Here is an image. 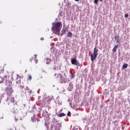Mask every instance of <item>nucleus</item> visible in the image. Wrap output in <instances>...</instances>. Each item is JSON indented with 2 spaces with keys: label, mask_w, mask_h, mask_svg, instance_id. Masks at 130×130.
Instances as JSON below:
<instances>
[{
  "label": "nucleus",
  "mask_w": 130,
  "mask_h": 130,
  "mask_svg": "<svg viewBox=\"0 0 130 130\" xmlns=\"http://www.w3.org/2000/svg\"><path fill=\"white\" fill-rule=\"evenodd\" d=\"M127 67H128V65L126 63H125L122 66L123 69H127Z\"/></svg>",
  "instance_id": "13"
},
{
  "label": "nucleus",
  "mask_w": 130,
  "mask_h": 130,
  "mask_svg": "<svg viewBox=\"0 0 130 130\" xmlns=\"http://www.w3.org/2000/svg\"><path fill=\"white\" fill-rule=\"evenodd\" d=\"M4 67H0V74H2V73H4Z\"/></svg>",
  "instance_id": "14"
},
{
  "label": "nucleus",
  "mask_w": 130,
  "mask_h": 130,
  "mask_svg": "<svg viewBox=\"0 0 130 130\" xmlns=\"http://www.w3.org/2000/svg\"><path fill=\"white\" fill-rule=\"evenodd\" d=\"M41 40H42V41H43V40H44V38H41Z\"/></svg>",
  "instance_id": "27"
},
{
  "label": "nucleus",
  "mask_w": 130,
  "mask_h": 130,
  "mask_svg": "<svg viewBox=\"0 0 130 130\" xmlns=\"http://www.w3.org/2000/svg\"><path fill=\"white\" fill-rule=\"evenodd\" d=\"M58 76H59V77H60V79L61 81H64V79H63V77L60 74H58Z\"/></svg>",
  "instance_id": "12"
},
{
  "label": "nucleus",
  "mask_w": 130,
  "mask_h": 130,
  "mask_svg": "<svg viewBox=\"0 0 130 130\" xmlns=\"http://www.w3.org/2000/svg\"><path fill=\"white\" fill-rule=\"evenodd\" d=\"M23 78H24V76H20L19 75H16V84H19L21 83V79H23Z\"/></svg>",
  "instance_id": "5"
},
{
  "label": "nucleus",
  "mask_w": 130,
  "mask_h": 130,
  "mask_svg": "<svg viewBox=\"0 0 130 130\" xmlns=\"http://www.w3.org/2000/svg\"><path fill=\"white\" fill-rule=\"evenodd\" d=\"M13 92H14V90H13L12 87H8L6 88V93L9 96H12V93H13Z\"/></svg>",
  "instance_id": "4"
},
{
  "label": "nucleus",
  "mask_w": 130,
  "mask_h": 130,
  "mask_svg": "<svg viewBox=\"0 0 130 130\" xmlns=\"http://www.w3.org/2000/svg\"><path fill=\"white\" fill-rule=\"evenodd\" d=\"M116 40H117L116 43H119V41H118V38H117V39Z\"/></svg>",
  "instance_id": "26"
},
{
  "label": "nucleus",
  "mask_w": 130,
  "mask_h": 130,
  "mask_svg": "<svg viewBox=\"0 0 130 130\" xmlns=\"http://www.w3.org/2000/svg\"><path fill=\"white\" fill-rule=\"evenodd\" d=\"M62 26V23H61V22H58L54 24L52 27V30L54 32V34L59 35V32H60V29H61Z\"/></svg>",
  "instance_id": "1"
},
{
  "label": "nucleus",
  "mask_w": 130,
  "mask_h": 130,
  "mask_svg": "<svg viewBox=\"0 0 130 130\" xmlns=\"http://www.w3.org/2000/svg\"><path fill=\"white\" fill-rule=\"evenodd\" d=\"M117 48H118V45H116L112 50L113 52H116L117 50Z\"/></svg>",
  "instance_id": "8"
},
{
  "label": "nucleus",
  "mask_w": 130,
  "mask_h": 130,
  "mask_svg": "<svg viewBox=\"0 0 130 130\" xmlns=\"http://www.w3.org/2000/svg\"><path fill=\"white\" fill-rule=\"evenodd\" d=\"M31 120L33 122H36L37 124H39V122L40 121V120L39 119H37L35 115L33 116L32 117H31Z\"/></svg>",
  "instance_id": "7"
},
{
  "label": "nucleus",
  "mask_w": 130,
  "mask_h": 130,
  "mask_svg": "<svg viewBox=\"0 0 130 130\" xmlns=\"http://www.w3.org/2000/svg\"><path fill=\"white\" fill-rule=\"evenodd\" d=\"M72 64H74V66H80V63L79 62V60H77V59H73L71 60Z\"/></svg>",
  "instance_id": "6"
},
{
  "label": "nucleus",
  "mask_w": 130,
  "mask_h": 130,
  "mask_svg": "<svg viewBox=\"0 0 130 130\" xmlns=\"http://www.w3.org/2000/svg\"><path fill=\"white\" fill-rule=\"evenodd\" d=\"M15 121H17L18 119L17 118H16V117H15Z\"/></svg>",
  "instance_id": "29"
},
{
  "label": "nucleus",
  "mask_w": 130,
  "mask_h": 130,
  "mask_svg": "<svg viewBox=\"0 0 130 130\" xmlns=\"http://www.w3.org/2000/svg\"><path fill=\"white\" fill-rule=\"evenodd\" d=\"M104 0H100V2H103Z\"/></svg>",
  "instance_id": "31"
},
{
  "label": "nucleus",
  "mask_w": 130,
  "mask_h": 130,
  "mask_svg": "<svg viewBox=\"0 0 130 130\" xmlns=\"http://www.w3.org/2000/svg\"><path fill=\"white\" fill-rule=\"evenodd\" d=\"M68 37H72V36H73V34H72V32H68V35H67Z\"/></svg>",
  "instance_id": "15"
},
{
  "label": "nucleus",
  "mask_w": 130,
  "mask_h": 130,
  "mask_svg": "<svg viewBox=\"0 0 130 130\" xmlns=\"http://www.w3.org/2000/svg\"><path fill=\"white\" fill-rule=\"evenodd\" d=\"M54 76H55V77H56V74H55Z\"/></svg>",
  "instance_id": "32"
},
{
  "label": "nucleus",
  "mask_w": 130,
  "mask_h": 130,
  "mask_svg": "<svg viewBox=\"0 0 130 130\" xmlns=\"http://www.w3.org/2000/svg\"><path fill=\"white\" fill-rule=\"evenodd\" d=\"M33 59H34V58L31 57V58H30L29 60L30 61V62H32V60H33Z\"/></svg>",
  "instance_id": "21"
},
{
  "label": "nucleus",
  "mask_w": 130,
  "mask_h": 130,
  "mask_svg": "<svg viewBox=\"0 0 130 130\" xmlns=\"http://www.w3.org/2000/svg\"><path fill=\"white\" fill-rule=\"evenodd\" d=\"M67 115L68 116H71V112H68Z\"/></svg>",
  "instance_id": "20"
},
{
  "label": "nucleus",
  "mask_w": 130,
  "mask_h": 130,
  "mask_svg": "<svg viewBox=\"0 0 130 130\" xmlns=\"http://www.w3.org/2000/svg\"><path fill=\"white\" fill-rule=\"evenodd\" d=\"M117 38H118V37H117V36H115V40H117Z\"/></svg>",
  "instance_id": "25"
},
{
  "label": "nucleus",
  "mask_w": 130,
  "mask_h": 130,
  "mask_svg": "<svg viewBox=\"0 0 130 130\" xmlns=\"http://www.w3.org/2000/svg\"><path fill=\"white\" fill-rule=\"evenodd\" d=\"M74 78H75V74H72L71 75V79H74Z\"/></svg>",
  "instance_id": "18"
},
{
  "label": "nucleus",
  "mask_w": 130,
  "mask_h": 130,
  "mask_svg": "<svg viewBox=\"0 0 130 130\" xmlns=\"http://www.w3.org/2000/svg\"><path fill=\"white\" fill-rule=\"evenodd\" d=\"M46 62L47 64H49V63H50V62H51V60L49 58H47Z\"/></svg>",
  "instance_id": "11"
},
{
  "label": "nucleus",
  "mask_w": 130,
  "mask_h": 130,
  "mask_svg": "<svg viewBox=\"0 0 130 130\" xmlns=\"http://www.w3.org/2000/svg\"><path fill=\"white\" fill-rule=\"evenodd\" d=\"M98 51H99L98 49H96V48L95 47L94 48L93 53H92L90 55V58H91V61L93 62L94 61V60H95V59H96V58L98 55Z\"/></svg>",
  "instance_id": "2"
},
{
  "label": "nucleus",
  "mask_w": 130,
  "mask_h": 130,
  "mask_svg": "<svg viewBox=\"0 0 130 130\" xmlns=\"http://www.w3.org/2000/svg\"><path fill=\"white\" fill-rule=\"evenodd\" d=\"M66 33V30H62V34H64Z\"/></svg>",
  "instance_id": "22"
},
{
  "label": "nucleus",
  "mask_w": 130,
  "mask_h": 130,
  "mask_svg": "<svg viewBox=\"0 0 130 130\" xmlns=\"http://www.w3.org/2000/svg\"><path fill=\"white\" fill-rule=\"evenodd\" d=\"M4 79L0 78V84L4 83Z\"/></svg>",
  "instance_id": "17"
},
{
  "label": "nucleus",
  "mask_w": 130,
  "mask_h": 130,
  "mask_svg": "<svg viewBox=\"0 0 130 130\" xmlns=\"http://www.w3.org/2000/svg\"><path fill=\"white\" fill-rule=\"evenodd\" d=\"M58 117H62L63 116H66V114L62 113L61 114H57Z\"/></svg>",
  "instance_id": "10"
},
{
  "label": "nucleus",
  "mask_w": 130,
  "mask_h": 130,
  "mask_svg": "<svg viewBox=\"0 0 130 130\" xmlns=\"http://www.w3.org/2000/svg\"><path fill=\"white\" fill-rule=\"evenodd\" d=\"M27 80H29V81H31L32 80V76H31V75H28Z\"/></svg>",
  "instance_id": "16"
},
{
  "label": "nucleus",
  "mask_w": 130,
  "mask_h": 130,
  "mask_svg": "<svg viewBox=\"0 0 130 130\" xmlns=\"http://www.w3.org/2000/svg\"><path fill=\"white\" fill-rule=\"evenodd\" d=\"M9 98H10L11 102H12L13 103H14V102H15V99L14 98V96H12L11 95L9 96Z\"/></svg>",
  "instance_id": "9"
},
{
  "label": "nucleus",
  "mask_w": 130,
  "mask_h": 130,
  "mask_svg": "<svg viewBox=\"0 0 130 130\" xmlns=\"http://www.w3.org/2000/svg\"><path fill=\"white\" fill-rule=\"evenodd\" d=\"M75 2H79L80 1V0H75Z\"/></svg>",
  "instance_id": "30"
},
{
  "label": "nucleus",
  "mask_w": 130,
  "mask_h": 130,
  "mask_svg": "<svg viewBox=\"0 0 130 130\" xmlns=\"http://www.w3.org/2000/svg\"><path fill=\"white\" fill-rule=\"evenodd\" d=\"M34 56H35V58H37V55H35Z\"/></svg>",
  "instance_id": "28"
},
{
  "label": "nucleus",
  "mask_w": 130,
  "mask_h": 130,
  "mask_svg": "<svg viewBox=\"0 0 130 130\" xmlns=\"http://www.w3.org/2000/svg\"><path fill=\"white\" fill-rule=\"evenodd\" d=\"M51 126L52 128H53V127H54L55 130H60V127H61V124L58 123L57 121L54 120L53 121V124H52Z\"/></svg>",
  "instance_id": "3"
},
{
  "label": "nucleus",
  "mask_w": 130,
  "mask_h": 130,
  "mask_svg": "<svg viewBox=\"0 0 130 130\" xmlns=\"http://www.w3.org/2000/svg\"><path fill=\"white\" fill-rule=\"evenodd\" d=\"M16 111L14 110V112H15Z\"/></svg>",
  "instance_id": "33"
},
{
  "label": "nucleus",
  "mask_w": 130,
  "mask_h": 130,
  "mask_svg": "<svg viewBox=\"0 0 130 130\" xmlns=\"http://www.w3.org/2000/svg\"><path fill=\"white\" fill-rule=\"evenodd\" d=\"M35 63H37V62H38V60L35 59Z\"/></svg>",
  "instance_id": "23"
},
{
  "label": "nucleus",
  "mask_w": 130,
  "mask_h": 130,
  "mask_svg": "<svg viewBox=\"0 0 130 130\" xmlns=\"http://www.w3.org/2000/svg\"><path fill=\"white\" fill-rule=\"evenodd\" d=\"M98 1L99 0H94V3L97 4V3H98Z\"/></svg>",
  "instance_id": "24"
},
{
  "label": "nucleus",
  "mask_w": 130,
  "mask_h": 130,
  "mask_svg": "<svg viewBox=\"0 0 130 130\" xmlns=\"http://www.w3.org/2000/svg\"><path fill=\"white\" fill-rule=\"evenodd\" d=\"M125 18H128V14H126L124 15Z\"/></svg>",
  "instance_id": "19"
}]
</instances>
